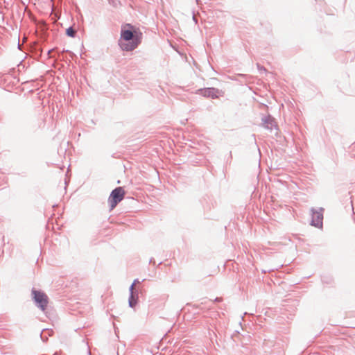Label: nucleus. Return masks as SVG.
<instances>
[{"instance_id":"nucleus-1","label":"nucleus","mask_w":355,"mask_h":355,"mask_svg":"<svg viewBox=\"0 0 355 355\" xmlns=\"http://www.w3.org/2000/svg\"><path fill=\"white\" fill-rule=\"evenodd\" d=\"M141 33L132 30H121L119 46L123 51H131L135 50L141 43Z\"/></svg>"},{"instance_id":"nucleus-2","label":"nucleus","mask_w":355,"mask_h":355,"mask_svg":"<svg viewBox=\"0 0 355 355\" xmlns=\"http://www.w3.org/2000/svg\"><path fill=\"white\" fill-rule=\"evenodd\" d=\"M32 295L36 306L44 312L49 303L48 296L44 293L34 288L32 290Z\"/></svg>"},{"instance_id":"nucleus-3","label":"nucleus","mask_w":355,"mask_h":355,"mask_svg":"<svg viewBox=\"0 0 355 355\" xmlns=\"http://www.w3.org/2000/svg\"><path fill=\"white\" fill-rule=\"evenodd\" d=\"M125 191L121 187H116L112 190L108 198V202L111 209H114L116 205L123 199Z\"/></svg>"},{"instance_id":"nucleus-4","label":"nucleus","mask_w":355,"mask_h":355,"mask_svg":"<svg viewBox=\"0 0 355 355\" xmlns=\"http://www.w3.org/2000/svg\"><path fill=\"white\" fill-rule=\"evenodd\" d=\"M196 94L201 95L206 98L216 99L219 98L220 96H223L225 93L223 90H220L217 88L207 87L198 89Z\"/></svg>"},{"instance_id":"nucleus-5","label":"nucleus","mask_w":355,"mask_h":355,"mask_svg":"<svg viewBox=\"0 0 355 355\" xmlns=\"http://www.w3.org/2000/svg\"><path fill=\"white\" fill-rule=\"evenodd\" d=\"M311 225L312 226H315L316 227H322L324 209L322 207H320L318 209L311 208Z\"/></svg>"},{"instance_id":"nucleus-6","label":"nucleus","mask_w":355,"mask_h":355,"mask_svg":"<svg viewBox=\"0 0 355 355\" xmlns=\"http://www.w3.org/2000/svg\"><path fill=\"white\" fill-rule=\"evenodd\" d=\"M261 125L263 127L270 130H272L277 127L275 119L270 114L262 116Z\"/></svg>"},{"instance_id":"nucleus-7","label":"nucleus","mask_w":355,"mask_h":355,"mask_svg":"<svg viewBox=\"0 0 355 355\" xmlns=\"http://www.w3.org/2000/svg\"><path fill=\"white\" fill-rule=\"evenodd\" d=\"M138 301V291L132 290V293H130V296L128 299V304L130 307L133 308L136 306Z\"/></svg>"},{"instance_id":"nucleus-8","label":"nucleus","mask_w":355,"mask_h":355,"mask_svg":"<svg viewBox=\"0 0 355 355\" xmlns=\"http://www.w3.org/2000/svg\"><path fill=\"white\" fill-rule=\"evenodd\" d=\"M66 34L69 37H74L76 35V31L72 26H70L66 30Z\"/></svg>"},{"instance_id":"nucleus-9","label":"nucleus","mask_w":355,"mask_h":355,"mask_svg":"<svg viewBox=\"0 0 355 355\" xmlns=\"http://www.w3.org/2000/svg\"><path fill=\"white\" fill-rule=\"evenodd\" d=\"M139 283H141V282L138 279H135L129 288L130 293H132V290L135 289V285Z\"/></svg>"},{"instance_id":"nucleus-10","label":"nucleus","mask_w":355,"mask_h":355,"mask_svg":"<svg viewBox=\"0 0 355 355\" xmlns=\"http://www.w3.org/2000/svg\"><path fill=\"white\" fill-rule=\"evenodd\" d=\"M214 301L216 302H220L222 301V298L216 297Z\"/></svg>"},{"instance_id":"nucleus-11","label":"nucleus","mask_w":355,"mask_h":355,"mask_svg":"<svg viewBox=\"0 0 355 355\" xmlns=\"http://www.w3.org/2000/svg\"><path fill=\"white\" fill-rule=\"evenodd\" d=\"M52 51H53V50H49V51H48V53H49V54H50V53H51V52Z\"/></svg>"},{"instance_id":"nucleus-12","label":"nucleus","mask_w":355,"mask_h":355,"mask_svg":"<svg viewBox=\"0 0 355 355\" xmlns=\"http://www.w3.org/2000/svg\"><path fill=\"white\" fill-rule=\"evenodd\" d=\"M261 70L265 71L266 69L263 67L260 68Z\"/></svg>"}]
</instances>
